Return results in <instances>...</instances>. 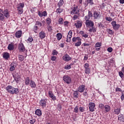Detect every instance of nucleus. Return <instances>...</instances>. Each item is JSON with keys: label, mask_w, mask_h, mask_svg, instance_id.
I'll return each instance as SVG.
<instances>
[{"label": "nucleus", "mask_w": 124, "mask_h": 124, "mask_svg": "<svg viewBox=\"0 0 124 124\" xmlns=\"http://www.w3.org/2000/svg\"><path fill=\"white\" fill-rule=\"evenodd\" d=\"M6 90L11 94H18L19 93V89L14 88L11 85L7 86L6 87Z\"/></svg>", "instance_id": "f257e3e1"}, {"label": "nucleus", "mask_w": 124, "mask_h": 124, "mask_svg": "<svg viewBox=\"0 0 124 124\" xmlns=\"http://www.w3.org/2000/svg\"><path fill=\"white\" fill-rule=\"evenodd\" d=\"M1 13L5 16V18L8 19L10 17V13H9V10L7 9H4V10L1 9Z\"/></svg>", "instance_id": "f03ea898"}, {"label": "nucleus", "mask_w": 124, "mask_h": 124, "mask_svg": "<svg viewBox=\"0 0 124 124\" xmlns=\"http://www.w3.org/2000/svg\"><path fill=\"white\" fill-rule=\"evenodd\" d=\"M25 5L24 3H20L17 5V11L19 14H23V8H24Z\"/></svg>", "instance_id": "7ed1b4c3"}, {"label": "nucleus", "mask_w": 124, "mask_h": 124, "mask_svg": "<svg viewBox=\"0 0 124 124\" xmlns=\"http://www.w3.org/2000/svg\"><path fill=\"white\" fill-rule=\"evenodd\" d=\"M111 25L114 31H118V30H119L121 27V25L120 24H117V22L115 20L112 21Z\"/></svg>", "instance_id": "20e7f679"}, {"label": "nucleus", "mask_w": 124, "mask_h": 124, "mask_svg": "<svg viewBox=\"0 0 124 124\" xmlns=\"http://www.w3.org/2000/svg\"><path fill=\"white\" fill-rule=\"evenodd\" d=\"M63 81L66 84H70L71 83V78L68 75H64L63 77Z\"/></svg>", "instance_id": "39448f33"}, {"label": "nucleus", "mask_w": 124, "mask_h": 124, "mask_svg": "<svg viewBox=\"0 0 124 124\" xmlns=\"http://www.w3.org/2000/svg\"><path fill=\"white\" fill-rule=\"evenodd\" d=\"M93 17L94 19H100V13L98 11H94L93 14Z\"/></svg>", "instance_id": "423d86ee"}, {"label": "nucleus", "mask_w": 124, "mask_h": 124, "mask_svg": "<svg viewBox=\"0 0 124 124\" xmlns=\"http://www.w3.org/2000/svg\"><path fill=\"white\" fill-rule=\"evenodd\" d=\"M47 103V99H41L39 102L40 106L43 107V108L46 107V104Z\"/></svg>", "instance_id": "0eeeda50"}, {"label": "nucleus", "mask_w": 124, "mask_h": 124, "mask_svg": "<svg viewBox=\"0 0 124 124\" xmlns=\"http://www.w3.org/2000/svg\"><path fill=\"white\" fill-rule=\"evenodd\" d=\"M85 25L87 28H93V26H94L93 22L92 20H87V22H85Z\"/></svg>", "instance_id": "6e6552de"}, {"label": "nucleus", "mask_w": 124, "mask_h": 124, "mask_svg": "<svg viewBox=\"0 0 124 124\" xmlns=\"http://www.w3.org/2000/svg\"><path fill=\"white\" fill-rule=\"evenodd\" d=\"M89 107L90 112H93L94 111V107H95V104L94 103L90 102Z\"/></svg>", "instance_id": "1a4fd4ad"}, {"label": "nucleus", "mask_w": 124, "mask_h": 124, "mask_svg": "<svg viewBox=\"0 0 124 124\" xmlns=\"http://www.w3.org/2000/svg\"><path fill=\"white\" fill-rule=\"evenodd\" d=\"M18 50L20 52H25L26 48H25V46H24V44L22 43H20L18 44Z\"/></svg>", "instance_id": "9d476101"}, {"label": "nucleus", "mask_w": 124, "mask_h": 124, "mask_svg": "<svg viewBox=\"0 0 124 124\" xmlns=\"http://www.w3.org/2000/svg\"><path fill=\"white\" fill-rule=\"evenodd\" d=\"M71 14H77V15H79V10H78V6H76L74 8V9L71 11Z\"/></svg>", "instance_id": "9b49d317"}, {"label": "nucleus", "mask_w": 124, "mask_h": 124, "mask_svg": "<svg viewBox=\"0 0 124 124\" xmlns=\"http://www.w3.org/2000/svg\"><path fill=\"white\" fill-rule=\"evenodd\" d=\"M63 61L65 62H69L72 59L68 54H65L62 57Z\"/></svg>", "instance_id": "f8f14e48"}, {"label": "nucleus", "mask_w": 124, "mask_h": 124, "mask_svg": "<svg viewBox=\"0 0 124 124\" xmlns=\"http://www.w3.org/2000/svg\"><path fill=\"white\" fill-rule=\"evenodd\" d=\"M13 77L15 81H16V83L18 84V83H19V79L21 78L20 75H19V74L16 73V74L13 75Z\"/></svg>", "instance_id": "ddd939ff"}, {"label": "nucleus", "mask_w": 124, "mask_h": 124, "mask_svg": "<svg viewBox=\"0 0 124 124\" xmlns=\"http://www.w3.org/2000/svg\"><path fill=\"white\" fill-rule=\"evenodd\" d=\"M71 37H72V31H70L67 36V42H70V41L71 40Z\"/></svg>", "instance_id": "4468645a"}, {"label": "nucleus", "mask_w": 124, "mask_h": 124, "mask_svg": "<svg viewBox=\"0 0 124 124\" xmlns=\"http://www.w3.org/2000/svg\"><path fill=\"white\" fill-rule=\"evenodd\" d=\"M38 14L39 16V17H46L47 16V12L44 11V12H38Z\"/></svg>", "instance_id": "2eb2a0df"}, {"label": "nucleus", "mask_w": 124, "mask_h": 124, "mask_svg": "<svg viewBox=\"0 0 124 124\" xmlns=\"http://www.w3.org/2000/svg\"><path fill=\"white\" fill-rule=\"evenodd\" d=\"M39 37L41 39H44L45 37H46V33L44 31H42L40 33L39 35Z\"/></svg>", "instance_id": "dca6fc26"}, {"label": "nucleus", "mask_w": 124, "mask_h": 124, "mask_svg": "<svg viewBox=\"0 0 124 124\" xmlns=\"http://www.w3.org/2000/svg\"><path fill=\"white\" fill-rule=\"evenodd\" d=\"M84 91H85L84 85H81L79 86V87L78 88V91L79 93H83Z\"/></svg>", "instance_id": "f3484780"}, {"label": "nucleus", "mask_w": 124, "mask_h": 124, "mask_svg": "<svg viewBox=\"0 0 124 124\" xmlns=\"http://www.w3.org/2000/svg\"><path fill=\"white\" fill-rule=\"evenodd\" d=\"M89 4L90 5H93V0H86V1L84 3L85 6H88Z\"/></svg>", "instance_id": "a211bd4d"}, {"label": "nucleus", "mask_w": 124, "mask_h": 124, "mask_svg": "<svg viewBox=\"0 0 124 124\" xmlns=\"http://www.w3.org/2000/svg\"><path fill=\"white\" fill-rule=\"evenodd\" d=\"M114 113L115 115H119L121 113V106H119L117 108H114Z\"/></svg>", "instance_id": "6ab92c4d"}, {"label": "nucleus", "mask_w": 124, "mask_h": 124, "mask_svg": "<svg viewBox=\"0 0 124 124\" xmlns=\"http://www.w3.org/2000/svg\"><path fill=\"white\" fill-rule=\"evenodd\" d=\"M48 95L50 98H52V100H56V99H57V98L55 96V95H54L51 91L48 92Z\"/></svg>", "instance_id": "aec40b11"}, {"label": "nucleus", "mask_w": 124, "mask_h": 124, "mask_svg": "<svg viewBox=\"0 0 124 124\" xmlns=\"http://www.w3.org/2000/svg\"><path fill=\"white\" fill-rule=\"evenodd\" d=\"M104 108L106 113H108V112H110L111 110V107L108 105H106Z\"/></svg>", "instance_id": "412c9836"}, {"label": "nucleus", "mask_w": 124, "mask_h": 124, "mask_svg": "<svg viewBox=\"0 0 124 124\" xmlns=\"http://www.w3.org/2000/svg\"><path fill=\"white\" fill-rule=\"evenodd\" d=\"M83 24H82V22L78 21L77 23H75V26H76V28L77 29H80V28H82V26Z\"/></svg>", "instance_id": "4be33fe9"}, {"label": "nucleus", "mask_w": 124, "mask_h": 124, "mask_svg": "<svg viewBox=\"0 0 124 124\" xmlns=\"http://www.w3.org/2000/svg\"><path fill=\"white\" fill-rule=\"evenodd\" d=\"M22 31H18L15 33V36L16 38H20L22 36Z\"/></svg>", "instance_id": "5701e85b"}, {"label": "nucleus", "mask_w": 124, "mask_h": 124, "mask_svg": "<svg viewBox=\"0 0 124 124\" xmlns=\"http://www.w3.org/2000/svg\"><path fill=\"white\" fill-rule=\"evenodd\" d=\"M16 63L14 62L12 63L10 65V70L11 71H14V70H15V67H16Z\"/></svg>", "instance_id": "b1692460"}, {"label": "nucleus", "mask_w": 124, "mask_h": 124, "mask_svg": "<svg viewBox=\"0 0 124 124\" xmlns=\"http://www.w3.org/2000/svg\"><path fill=\"white\" fill-rule=\"evenodd\" d=\"M3 58L5 60H8L9 58H10V55L8 52H4L3 53Z\"/></svg>", "instance_id": "393cba45"}, {"label": "nucleus", "mask_w": 124, "mask_h": 124, "mask_svg": "<svg viewBox=\"0 0 124 124\" xmlns=\"http://www.w3.org/2000/svg\"><path fill=\"white\" fill-rule=\"evenodd\" d=\"M118 121H120L121 122L124 123V115L120 114L118 115Z\"/></svg>", "instance_id": "a878e982"}, {"label": "nucleus", "mask_w": 124, "mask_h": 124, "mask_svg": "<svg viewBox=\"0 0 124 124\" xmlns=\"http://www.w3.org/2000/svg\"><path fill=\"white\" fill-rule=\"evenodd\" d=\"M2 12L1 9L0 8V20L3 21L5 19V16L1 13Z\"/></svg>", "instance_id": "bb28decb"}, {"label": "nucleus", "mask_w": 124, "mask_h": 124, "mask_svg": "<svg viewBox=\"0 0 124 124\" xmlns=\"http://www.w3.org/2000/svg\"><path fill=\"white\" fill-rule=\"evenodd\" d=\"M30 85V87L32 88H36V84H35V82L32 80H31Z\"/></svg>", "instance_id": "cd10ccee"}, {"label": "nucleus", "mask_w": 124, "mask_h": 124, "mask_svg": "<svg viewBox=\"0 0 124 124\" xmlns=\"http://www.w3.org/2000/svg\"><path fill=\"white\" fill-rule=\"evenodd\" d=\"M8 49L9 50V51L14 50V44L11 43V44H9Z\"/></svg>", "instance_id": "c85d7f7f"}, {"label": "nucleus", "mask_w": 124, "mask_h": 124, "mask_svg": "<svg viewBox=\"0 0 124 124\" xmlns=\"http://www.w3.org/2000/svg\"><path fill=\"white\" fill-rule=\"evenodd\" d=\"M35 115H37V116H38L39 117L41 116L42 115V112H41V110L40 109H38L35 111Z\"/></svg>", "instance_id": "c756f323"}, {"label": "nucleus", "mask_w": 124, "mask_h": 124, "mask_svg": "<svg viewBox=\"0 0 124 124\" xmlns=\"http://www.w3.org/2000/svg\"><path fill=\"white\" fill-rule=\"evenodd\" d=\"M31 82V80L30 79V77H28L25 78V84L26 86H29L30 85V82Z\"/></svg>", "instance_id": "7c9ffc66"}, {"label": "nucleus", "mask_w": 124, "mask_h": 124, "mask_svg": "<svg viewBox=\"0 0 124 124\" xmlns=\"http://www.w3.org/2000/svg\"><path fill=\"white\" fill-rule=\"evenodd\" d=\"M82 44V39H80L77 43L75 44V46L76 47H79V46H81V45Z\"/></svg>", "instance_id": "2f4dec72"}, {"label": "nucleus", "mask_w": 124, "mask_h": 124, "mask_svg": "<svg viewBox=\"0 0 124 124\" xmlns=\"http://www.w3.org/2000/svg\"><path fill=\"white\" fill-rule=\"evenodd\" d=\"M63 3H64V1L63 0H60L59 2L57 4V6L58 7H61V6H62L63 5Z\"/></svg>", "instance_id": "473e14b6"}, {"label": "nucleus", "mask_w": 124, "mask_h": 124, "mask_svg": "<svg viewBox=\"0 0 124 124\" xmlns=\"http://www.w3.org/2000/svg\"><path fill=\"white\" fill-rule=\"evenodd\" d=\"M81 38L79 37H74L72 39V41L73 42H77V41H78Z\"/></svg>", "instance_id": "72a5a7b5"}, {"label": "nucleus", "mask_w": 124, "mask_h": 124, "mask_svg": "<svg viewBox=\"0 0 124 124\" xmlns=\"http://www.w3.org/2000/svg\"><path fill=\"white\" fill-rule=\"evenodd\" d=\"M107 31L108 33V34H110V35H113V34H114V31H113L112 30L110 29H108L107 30Z\"/></svg>", "instance_id": "f704fd0d"}, {"label": "nucleus", "mask_w": 124, "mask_h": 124, "mask_svg": "<svg viewBox=\"0 0 124 124\" xmlns=\"http://www.w3.org/2000/svg\"><path fill=\"white\" fill-rule=\"evenodd\" d=\"M78 94H79V92L78 91V90L74 91V92L73 93L74 97L78 98Z\"/></svg>", "instance_id": "c9c22d12"}, {"label": "nucleus", "mask_w": 124, "mask_h": 124, "mask_svg": "<svg viewBox=\"0 0 124 124\" xmlns=\"http://www.w3.org/2000/svg\"><path fill=\"white\" fill-rule=\"evenodd\" d=\"M63 11V9L61 8V7H59L56 9V12L57 14H60V13H62Z\"/></svg>", "instance_id": "e433bc0d"}, {"label": "nucleus", "mask_w": 124, "mask_h": 124, "mask_svg": "<svg viewBox=\"0 0 124 124\" xmlns=\"http://www.w3.org/2000/svg\"><path fill=\"white\" fill-rule=\"evenodd\" d=\"M56 37L58 40H60L62 37V35L61 33H58L56 35Z\"/></svg>", "instance_id": "4c0bfd02"}, {"label": "nucleus", "mask_w": 124, "mask_h": 124, "mask_svg": "<svg viewBox=\"0 0 124 124\" xmlns=\"http://www.w3.org/2000/svg\"><path fill=\"white\" fill-rule=\"evenodd\" d=\"M85 73H86V74H90V73H91V69H90V68H85Z\"/></svg>", "instance_id": "58836bf2"}, {"label": "nucleus", "mask_w": 124, "mask_h": 124, "mask_svg": "<svg viewBox=\"0 0 124 124\" xmlns=\"http://www.w3.org/2000/svg\"><path fill=\"white\" fill-rule=\"evenodd\" d=\"M102 45V43L100 42H97L95 45V47H101V46Z\"/></svg>", "instance_id": "ea45409f"}, {"label": "nucleus", "mask_w": 124, "mask_h": 124, "mask_svg": "<svg viewBox=\"0 0 124 124\" xmlns=\"http://www.w3.org/2000/svg\"><path fill=\"white\" fill-rule=\"evenodd\" d=\"M46 24H47V25H49L50 24H51L52 23V19H51V18H47L46 19Z\"/></svg>", "instance_id": "a19ab883"}, {"label": "nucleus", "mask_w": 124, "mask_h": 124, "mask_svg": "<svg viewBox=\"0 0 124 124\" xmlns=\"http://www.w3.org/2000/svg\"><path fill=\"white\" fill-rule=\"evenodd\" d=\"M18 59L20 61V62H23L24 60H25V58L23 55H18Z\"/></svg>", "instance_id": "79ce46f5"}, {"label": "nucleus", "mask_w": 124, "mask_h": 124, "mask_svg": "<svg viewBox=\"0 0 124 124\" xmlns=\"http://www.w3.org/2000/svg\"><path fill=\"white\" fill-rule=\"evenodd\" d=\"M37 30H38V27L34 26L33 28V31H34L35 33H37Z\"/></svg>", "instance_id": "37998d69"}, {"label": "nucleus", "mask_w": 124, "mask_h": 124, "mask_svg": "<svg viewBox=\"0 0 124 124\" xmlns=\"http://www.w3.org/2000/svg\"><path fill=\"white\" fill-rule=\"evenodd\" d=\"M58 22L59 25H62V24H63V19L62 18H60L58 19Z\"/></svg>", "instance_id": "c03bdc74"}, {"label": "nucleus", "mask_w": 124, "mask_h": 124, "mask_svg": "<svg viewBox=\"0 0 124 124\" xmlns=\"http://www.w3.org/2000/svg\"><path fill=\"white\" fill-rule=\"evenodd\" d=\"M74 112L75 113H78L79 112V107L76 106L74 109Z\"/></svg>", "instance_id": "a18cd8bd"}, {"label": "nucleus", "mask_w": 124, "mask_h": 124, "mask_svg": "<svg viewBox=\"0 0 124 124\" xmlns=\"http://www.w3.org/2000/svg\"><path fill=\"white\" fill-rule=\"evenodd\" d=\"M105 19L106 21H108V22H112V21L113 20L111 17L106 16Z\"/></svg>", "instance_id": "49530a36"}, {"label": "nucleus", "mask_w": 124, "mask_h": 124, "mask_svg": "<svg viewBox=\"0 0 124 124\" xmlns=\"http://www.w3.org/2000/svg\"><path fill=\"white\" fill-rule=\"evenodd\" d=\"M123 72L122 71H120L119 72V76L121 77V78H124V73H123Z\"/></svg>", "instance_id": "de8ad7c7"}, {"label": "nucleus", "mask_w": 124, "mask_h": 124, "mask_svg": "<svg viewBox=\"0 0 124 124\" xmlns=\"http://www.w3.org/2000/svg\"><path fill=\"white\" fill-rule=\"evenodd\" d=\"M79 112H83L85 111V108L80 107L79 108Z\"/></svg>", "instance_id": "09e8293b"}, {"label": "nucleus", "mask_w": 124, "mask_h": 124, "mask_svg": "<svg viewBox=\"0 0 124 124\" xmlns=\"http://www.w3.org/2000/svg\"><path fill=\"white\" fill-rule=\"evenodd\" d=\"M51 61H52L53 62L56 61L57 60V57L55 56H52L50 59Z\"/></svg>", "instance_id": "8fccbe9b"}, {"label": "nucleus", "mask_w": 124, "mask_h": 124, "mask_svg": "<svg viewBox=\"0 0 124 124\" xmlns=\"http://www.w3.org/2000/svg\"><path fill=\"white\" fill-rule=\"evenodd\" d=\"M121 93H122V95L121 96V99L122 101H124V91H122Z\"/></svg>", "instance_id": "3c124183"}, {"label": "nucleus", "mask_w": 124, "mask_h": 124, "mask_svg": "<svg viewBox=\"0 0 124 124\" xmlns=\"http://www.w3.org/2000/svg\"><path fill=\"white\" fill-rule=\"evenodd\" d=\"M28 41H29L30 43H31V42H32V41H33V38H32V37H31V36H30L28 39Z\"/></svg>", "instance_id": "603ef678"}, {"label": "nucleus", "mask_w": 124, "mask_h": 124, "mask_svg": "<svg viewBox=\"0 0 124 124\" xmlns=\"http://www.w3.org/2000/svg\"><path fill=\"white\" fill-rule=\"evenodd\" d=\"M107 51L108 52H109V53H112V52H113V48L111 47H109L108 48Z\"/></svg>", "instance_id": "864d4df0"}, {"label": "nucleus", "mask_w": 124, "mask_h": 124, "mask_svg": "<svg viewBox=\"0 0 124 124\" xmlns=\"http://www.w3.org/2000/svg\"><path fill=\"white\" fill-rule=\"evenodd\" d=\"M36 25H37V26H39V27L42 26V23L40 21H36Z\"/></svg>", "instance_id": "5fc2aeb1"}, {"label": "nucleus", "mask_w": 124, "mask_h": 124, "mask_svg": "<svg viewBox=\"0 0 124 124\" xmlns=\"http://www.w3.org/2000/svg\"><path fill=\"white\" fill-rule=\"evenodd\" d=\"M47 30L48 31H51L52 30V29H53V27H52V26H50V25L47 26Z\"/></svg>", "instance_id": "6e6d98bb"}, {"label": "nucleus", "mask_w": 124, "mask_h": 124, "mask_svg": "<svg viewBox=\"0 0 124 124\" xmlns=\"http://www.w3.org/2000/svg\"><path fill=\"white\" fill-rule=\"evenodd\" d=\"M83 95L84 97H86V98H88V97H89V95H88V92H85L84 93H83Z\"/></svg>", "instance_id": "4d7b16f0"}, {"label": "nucleus", "mask_w": 124, "mask_h": 124, "mask_svg": "<svg viewBox=\"0 0 124 124\" xmlns=\"http://www.w3.org/2000/svg\"><path fill=\"white\" fill-rule=\"evenodd\" d=\"M99 107L100 108V109H103L104 107H105V106L103 104H100L99 105Z\"/></svg>", "instance_id": "13d9d810"}, {"label": "nucleus", "mask_w": 124, "mask_h": 124, "mask_svg": "<svg viewBox=\"0 0 124 124\" xmlns=\"http://www.w3.org/2000/svg\"><path fill=\"white\" fill-rule=\"evenodd\" d=\"M88 16L89 18H90V17H93V13L90 11L88 12Z\"/></svg>", "instance_id": "bf43d9fd"}, {"label": "nucleus", "mask_w": 124, "mask_h": 124, "mask_svg": "<svg viewBox=\"0 0 124 124\" xmlns=\"http://www.w3.org/2000/svg\"><path fill=\"white\" fill-rule=\"evenodd\" d=\"M64 68L65 69H67V70L70 69V68H71V66L70 65H66Z\"/></svg>", "instance_id": "052dcab7"}, {"label": "nucleus", "mask_w": 124, "mask_h": 124, "mask_svg": "<svg viewBox=\"0 0 124 124\" xmlns=\"http://www.w3.org/2000/svg\"><path fill=\"white\" fill-rule=\"evenodd\" d=\"M115 92H121V93H122V92H123V91H122V89H121V88L117 87L115 89Z\"/></svg>", "instance_id": "680f3d73"}, {"label": "nucleus", "mask_w": 124, "mask_h": 124, "mask_svg": "<svg viewBox=\"0 0 124 124\" xmlns=\"http://www.w3.org/2000/svg\"><path fill=\"white\" fill-rule=\"evenodd\" d=\"M52 55H58V51H57V50H53L52 51Z\"/></svg>", "instance_id": "e2e57ef3"}, {"label": "nucleus", "mask_w": 124, "mask_h": 124, "mask_svg": "<svg viewBox=\"0 0 124 124\" xmlns=\"http://www.w3.org/2000/svg\"><path fill=\"white\" fill-rule=\"evenodd\" d=\"M30 124H34L35 123V119H32L30 121Z\"/></svg>", "instance_id": "0e129e2a"}, {"label": "nucleus", "mask_w": 124, "mask_h": 124, "mask_svg": "<svg viewBox=\"0 0 124 124\" xmlns=\"http://www.w3.org/2000/svg\"><path fill=\"white\" fill-rule=\"evenodd\" d=\"M90 65H89V63H86L85 64H84V68H89Z\"/></svg>", "instance_id": "69168bd1"}, {"label": "nucleus", "mask_w": 124, "mask_h": 124, "mask_svg": "<svg viewBox=\"0 0 124 124\" xmlns=\"http://www.w3.org/2000/svg\"><path fill=\"white\" fill-rule=\"evenodd\" d=\"M99 28H103V23L100 22L98 24Z\"/></svg>", "instance_id": "338daca9"}, {"label": "nucleus", "mask_w": 124, "mask_h": 124, "mask_svg": "<svg viewBox=\"0 0 124 124\" xmlns=\"http://www.w3.org/2000/svg\"><path fill=\"white\" fill-rule=\"evenodd\" d=\"M85 20L86 21V22H87V21H90V17L89 16H85Z\"/></svg>", "instance_id": "774afa93"}]
</instances>
